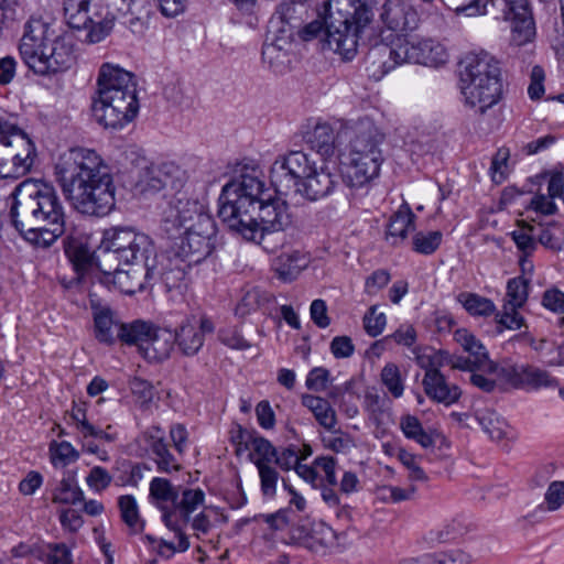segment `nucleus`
Masks as SVG:
<instances>
[{
  "mask_svg": "<svg viewBox=\"0 0 564 564\" xmlns=\"http://www.w3.org/2000/svg\"><path fill=\"white\" fill-rule=\"evenodd\" d=\"M330 7L345 17V30L330 35L332 44L344 61H351L360 43L408 41V34L417 29L420 15L415 8L402 0H330Z\"/></svg>",
  "mask_w": 564,
  "mask_h": 564,
  "instance_id": "1",
  "label": "nucleus"
},
{
  "mask_svg": "<svg viewBox=\"0 0 564 564\" xmlns=\"http://www.w3.org/2000/svg\"><path fill=\"white\" fill-rule=\"evenodd\" d=\"M55 176L64 196L80 214L104 217L116 205L110 166L93 149L72 148L55 164Z\"/></svg>",
  "mask_w": 564,
  "mask_h": 564,
  "instance_id": "2",
  "label": "nucleus"
},
{
  "mask_svg": "<svg viewBox=\"0 0 564 564\" xmlns=\"http://www.w3.org/2000/svg\"><path fill=\"white\" fill-rule=\"evenodd\" d=\"M10 218L21 236L35 247L52 246L64 232V207L53 184L28 178L8 198Z\"/></svg>",
  "mask_w": 564,
  "mask_h": 564,
  "instance_id": "3",
  "label": "nucleus"
},
{
  "mask_svg": "<svg viewBox=\"0 0 564 564\" xmlns=\"http://www.w3.org/2000/svg\"><path fill=\"white\" fill-rule=\"evenodd\" d=\"M262 187L260 170L243 167L223 186L218 198V216L231 231L248 241L257 242L263 250L272 253L284 245L285 234L260 228L254 214Z\"/></svg>",
  "mask_w": 564,
  "mask_h": 564,
  "instance_id": "4",
  "label": "nucleus"
},
{
  "mask_svg": "<svg viewBox=\"0 0 564 564\" xmlns=\"http://www.w3.org/2000/svg\"><path fill=\"white\" fill-rule=\"evenodd\" d=\"M459 88L466 105L480 113L499 102L502 83L498 62L488 53L469 52L458 64Z\"/></svg>",
  "mask_w": 564,
  "mask_h": 564,
  "instance_id": "5",
  "label": "nucleus"
},
{
  "mask_svg": "<svg viewBox=\"0 0 564 564\" xmlns=\"http://www.w3.org/2000/svg\"><path fill=\"white\" fill-rule=\"evenodd\" d=\"M36 158V148L15 123L0 119V177L18 178L28 174Z\"/></svg>",
  "mask_w": 564,
  "mask_h": 564,
  "instance_id": "6",
  "label": "nucleus"
},
{
  "mask_svg": "<svg viewBox=\"0 0 564 564\" xmlns=\"http://www.w3.org/2000/svg\"><path fill=\"white\" fill-rule=\"evenodd\" d=\"M63 11L72 29L84 30V41L90 44L105 40L113 28V15L102 0H64Z\"/></svg>",
  "mask_w": 564,
  "mask_h": 564,
  "instance_id": "7",
  "label": "nucleus"
},
{
  "mask_svg": "<svg viewBox=\"0 0 564 564\" xmlns=\"http://www.w3.org/2000/svg\"><path fill=\"white\" fill-rule=\"evenodd\" d=\"M162 226L164 231L174 236L184 231L203 230L204 234L216 232V225L207 206L198 199L178 196L163 212Z\"/></svg>",
  "mask_w": 564,
  "mask_h": 564,
  "instance_id": "8",
  "label": "nucleus"
},
{
  "mask_svg": "<svg viewBox=\"0 0 564 564\" xmlns=\"http://www.w3.org/2000/svg\"><path fill=\"white\" fill-rule=\"evenodd\" d=\"M138 111V86L93 97V115L105 128L120 129L131 122Z\"/></svg>",
  "mask_w": 564,
  "mask_h": 564,
  "instance_id": "9",
  "label": "nucleus"
},
{
  "mask_svg": "<svg viewBox=\"0 0 564 564\" xmlns=\"http://www.w3.org/2000/svg\"><path fill=\"white\" fill-rule=\"evenodd\" d=\"M205 492L200 488H184L176 494L173 507L170 511L162 513V521L173 532H175L177 543L167 546L173 552H185L189 547V541L184 532V528L191 522L192 514L204 505Z\"/></svg>",
  "mask_w": 564,
  "mask_h": 564,
  "instance_id": "10",
  "label": "nucleus"
},
{
  "mask_svg": "<svg viewBox=\"0 0 564 564\" xmlns=\"http://www.w3.org/2000/svg\"><path fill=\"white\" fill-rule=\"evenodd\" d=\"M315 162L303 151H290L278 156L271 166V183L275 192L289 195L312 173Z\"/></svg>",
  "mask_w": 564,
  "mask_h": 564,
  "instance_id": "11",
  "label": "nucleus"
},
{
  "mask_svg": "<svg viewBox=\"0 0 564 564\" xmlns=\"http://www.w3.org/2000/svg\"><path fill=\"white\" fill-rule=\"evenodd\" d=\"M501 19L510 22V43L523 46L533 42L536 35L535 21L529 0H501Z\"/></svg>",
  "mask_w": 564,
  "mask_h": 564,
  "instance_id": "12",
  "label": "nucleus"
},
{
  "mask_svg": "<svg viewBox=\"0 0 564 564\" xmlns=\"http://www.w3.org/2000/svg\"><path fill=\"white\" fill-rule=\"evenodd\" d=\"M250 446V459L258 469L261 492L267 498H273L276 495L280 479V475L273 466L278 449L262 436L251 437Z\"/></svg>",
  "mask_w": 564,
  "mask_h": 564,
  "instance_id": "13",
  "label": "nucleus"
},
{
  "mask_svg": "<svg viewBox=\"0 0 564 564\" xmlns=\"http://www.w3.org/2000/svg\"><path fill=\"white\" fill-rule=\"evenodd\" d=\"M144 251L147 253L144 278L148 285L152 289L158 282H162L166 292L181 288L186 276L187 263L180 265L173 259L158 254L153 249L147 248Z\"/></svg>",
  "mask_w": 564,
  "mask_h": 564,
  "instance_id": "14",
  "label": "nucleus"
},
{
  "mask_svg": "<svg viewBox=\"0 0 564 564\" xmlns=\"http://www.w3.org/2000/svg\"><path fill=\"white\" fill-rule=\"evenodd\" d=\"M55 31L41 18H30L24 25L23 35L19 43V54L24 65L36 67V61L43 56V50H48Z\"/></svg>",
  "mask_w": 564,
  "mask_h": 564,
  "instance_id": "15",
  "label": "nucleus"
},
{
  "mask_svg": "<svg viewBox=\"0 0 564 564\" xmlns=\"http://www.w3.org/2000/svg\"><path fill=\"white\" fill-rule=\"evenodd\" d=\"M75 62L74 44L65 34H53L48 50H43V56L36 61V67L30 66L35 75L48 76L68 69Z\"/></svg>",
  "mask_w": 564,
  "mask_h": 564,
  "instance_id": "16",
  "label": "nucleus"
},
{
  "mask_svg": "<svg viewBox=\"0 0 564 564\" xmlns=\"http://www.w3.org/2000/svg\"><path fill=\"white\" fill-rule=\"evenodd\" d=\"M319 18L306 24L300 32L299 35L303 41H312L319 39L322 51H332L340 56V53L335 47V42L332 44L328 42L330 35L334 32H340L345 30V17L336 11L335 8L330 7V0L324 3V12L319 13Z\"/></svg>",
  "mask_w": 564,
  "mask_h": 564,
  "instance_id": "17",
  "label": "nucleus"
},
{
  "mask_svg": "<svg viewBox=\"0 0 564 564\" xmlns=\"http://www.w3.org/2000/svg\"><path fill=\"white\" fill-rule=\"evenodd\" d=\"M399 61L415 63L425 66L437 67L448 59V54L443 44L432 39L419 41H399V47L394 52Z\"/></svg>",
  "mask_w": 564,
  "mask_h": 564,
  "instance_id": "18",
  "label": "nucleus"
},
{
  "mask_svg": "<svg viewBox=\"0 0 564 564\" xmlns=\"http://www.w3.org/2000/svg\"><path fill=\"white\" fill-rule=\"evenodd\" d=\"M215 234H204L203 230L184 231L174 242V257L182 262H186L187 267L203 262L214 250Z\"/></svg>",
  "mask_w": 564,
  "mask_h": 564,
  "instance_id": "19",
  "label": "nucleus"
},
{
  "mask_svg": "<svg viewBox=\"0 0 564 564\" xmlns=\"http://www.w3.org/2000/svg\"><path fill=\"white\" fill-rule=\"evenodd\" d=\"M382 162V152H350L344 181L349 187H364L379 176Z\"/></svg>",
  "mask_w": 564,
  "mask_h": 564,
  "instance_id": "20",
  "label": "nucleus"
},
{
  "mask_svg": "<svg viewBox=\"0 0 564 564\" xmlns=\"http://www.w3.org/2000/svg\"><path fill=\"white\" fill-rule=\"evenodd\" d=\"M263 185L257 202L258 224L263 230L284 231L292 223L288 204L280 198H265L267 186L260 173Z\"/></svg>",
  "mask_w": 564,
  "mask_h": 564,
  "instance_id": "21",
  "label": "nucleus"
},
{
  "mask_svg": "<svg viewBox=\"0 0 564 564\" xmlns=\"http://www.w3.org/2000/svg\"><path fill=\"white\" fill-rule=\"evenodd\" d=\"M344 133L349 138L350 152H382L380 144L384 135L369 118H361L347 123L344 127Z\"/></svg>",
  "mask_w": 564,
  "mask_h": 564,
  "instance_id": "22",
  "label": "nucleus"
},
{
  "mask_svg": "<svg viewBox=\"0 0 564 564\" xmlns=\"http://www.w3.org/2000/svg\"><path fill=\"white\" fill-rule=\"evenodd\" d=\"M501 373L517 387L531 390L558 387V380L549 371L535 366H510L502 368Z\"/></svg>",
  "mask_w": 564,
  "mask_h": 564,
  "instance_id": "23",
  "label": "nucleus"
},
{
  "mask_svg": "<svg viewBox=\"0 0 564 564\" xmlns=\"http://www.w3.org/2000/svg\"><path fill=\"white\" fill-rule=\"evenodd\" d=\"M174 343L172 330L143 322V359L150 362L164 360L170 356Z\"/></svg>",
  "mask_w": 564,
  "mask_h": 564,
  "instance_id": "24",
  "label": "nucleus"
},
{
  "mask_svg": "<svg viewBox=\"0 0 564 564\" xmlns=\"http://www.w3.org/2000/svg\"><path fill=\"white\" fill-rule=\"evenodd\" d=\"M378 36L375 35V39L370 44H373V47L369 51L366 63H367V72L369 76L375 79H380L386 74H388L395 66L404 64V61H399L395 55V51L399 47V42H382L381 45L378 44Z\"/></svg>",
  "mask_w": 564,
  "mask_h": 564,
  "instance_id": "25",
  "label": "nucleus"
},
{
  "mask_svg": "<svg viewBox=\"0 0 564 564\" xmlns=\"http://www.w3.org/2000/svg\"><path fill=\"white\" fill-rule=\"evenodd\" d=\"M336 184L337 177L335 174L330 173L325 166L317 167L315 165L312 173H308L292 193L299 194L310 202H316L328 196Z\"/></svg>",
  "mask_w": 564,
  "mask_h": 564,
  "instance_id": "26",
  "label": "nucleus"
},
{
  "mask_svg": "<svg viewBox=\"0 0 564 564\" xmlns=\"http://www.w3.org/2000/svg\"><path fill=\"white\" fill-rule=\"evenodd\" d=\"M138 234L129 227H112L102 232L100 243L123 258L124 264H133L138 258Z\"/></svg>",
  "mask_w": 564,
  "mask_h": 564,
  "instance_id": "27",
  "label": "nucleus"
},
{
  "mask_svg": "<svg viewBox=\"0 0 564 564\" xmlns=\"http://www.w3.org/2000/svg\"><path fill=\"white\" fill-rule=\"evenodd\" d=\"M181 174V169L173 162L151 161L143 166V193H156L169 185L175 187Z\"/></svg>",
  "mask_w": 564,
  "mask_h": 564,
  "instance_id": "28",
  "label": "nucleus"
},
{
  "mask_svg": "<svg viewBox=\"0 0 564 564\" xmlns=\"http://www.w3.org/2000/svg\"><path fill=\"white\" fill-rule=\"evenodd\" d=\"M148 444L147 453L154 462L156 470L160 473H171L180 470L181 466L171 454L165 442V432L160 426H151L144 435Z\"/></svg>",
  "mask_w": 564,
  "mask_h": 564,
  "instance_id": "29",
  "label": "nucleus"
},
{
  "mask_svg": "<svg viewBox=\"0 0 564 564\" xmlns=\"http://www.w3.org/2000/svg\"><path fill=\"white\" fill-rule=\"evenodd\" d=\"M138 86L135 75L112 63L99 67L95 95H109Z\"/></svg>",
  "mask_w": 564,
  "mask_h": 564,
  "instance_id": "30",
  "label": "nucleus"
},
{
  "mask_svg": "<svg viewBox=\"0 0 564 564\" xmlns=\"http://www.w3.org/2000/svg\"><path fill=\"white\" fill-rule=\"evenodd\" d=\"M454 340L474 360L477 369L484 373L492 375L499 371V367L489 358V354L482 343L468 329L459 328L454 333Z\"/></svg>",
  "mask_w": 564,
  "mask_h": 564,
  "instance_id": "31",
  "label": "nucleus"
},
{
  "mask_svg": "<svg viewBox=\"0 0 564 564\" xmlns=\"http://www.w3.org/2000/svg\"><path fill=\"white\" fill-rule=\"evenodd\" d=\"M422 384L429 399L446 406L456 403L462 395L459 387L449 382L441 371L425 372Z\"/></svg>",
  "mask_w": 564,
  "mask_h": 564,
  "instance_id": "32",
  "label": "nucleus"
},
{
  "mask_svg": "<svg viewBox=\"0 0 564 564\" xmlns=\"http://www.w3.org/2000/svg\"><path fill=\"white\" fill-rule=\"evenodd\" d=\"M310 258L300 250L281 252L272 262V268L279 280L292 282L308 265Z\"/></svg>",
  "mask_w": 564,
  "mask_h": 564,
  "instance_id": "33",
  "label": "nucleus"
},
{
  "mask_svg": "<svg viewBox=\"0 0 564 564\" xmlns=\"http://www.w3.org/2000/svg\"><path fill=\"white\" fill-rule=\"evenodd\" d=\"M475 419L482 431L495 442L513 437L512 427L497 411L489 408L477 409Z\"/></svg>",
  "mask_w": 564,
  "mask_h": 564,
  "instance_id": "34",
  "label": "nucleus"
},
{
  "mask_svg": "<svg viewBox=\"0 0 564 564\" xmlns=\"http://www.w3.org/2000/svg\"><path fill=\"white\" fill-rule=\"evenodd\" d=\"M303 139L305 143L323 158H329L335 151V135L332 126L327 122H317L313 128H308Z\"/></svg>",
  "mask_w": 564,
  "mask_h": 564,
  "instance_id": "35",
  "label": "nucleus"
},
{
  "mask_svg": "<svg viewBox=\"0 0 564 564\" xmlns=\"http://www.w3.org/2000/svg\"><path fill=\"white\" fill-rule=\"evenodd\" d=\"M416 216L408 203H403L390 217L386 237L392 245H398L408 237L410 230H414Z\"/></svg>",
  "mask_w": 564,
  "mask_h": 564,
  "instance_id": "36",
  "label": "nucleus"
},
{
  "mask_svg": "<svg viewBox=\"0 0 564 564\" xmlns=\"http://www.w3.org/2000/svg\"><path fill=\"white\" fill-rule=\"evenodd\" d=\"M302 404L307 408L319 425L332 431L337 425V415L329 402L321 397L305 394L302 397Z\"/></svg>",
  "mask_w": 564,
  "mask_h": 564,
  "instance_id": "37",
  "label": "nucleus"
},
{
  "mask_svg": "<svg viewBox=\"0 0 564 564\" xmlns=\"http://www.w3.org/2000/svg\"><path fill=\"white\" fill-rule=\"evenodd\" d=\"M94 262L104 275L101 281L110 285V278L113 272L120 269V264L123 263V258L110 250L109 247L99 243L94 251Z\"/></svg>",
  "mask_w": 564,
  "mask_h": 564,
  "instance_id": "38",
  "label": "nucleus"
},
{
  "mask_svg": "<svg viewBox=\"0 0 564 564\" xmlns=\"http://www.w3.org/2000/svg\"><path fill=\"white\" fill-rule=\"evenodd\" d=\"M176 494L172 484L166 478L155 477L150 482L149 499L162 510V513L170 511L167 507L169 505L173 506Z\"/></svg>",
  "mask_w": 564,
  "mask_h": 564,
  "instance_id": "39",
  "label": "nucleus"
},
{
  "mask_svg": "<svg viewBox=\"0 0 564 564\" xmlns=\"http://www.w3.org/2000/svg\"><path fill=\"white\" fill-rule=\"evenodd\" d=\"M295 12L296 9L293 1H282L269 21L270 30L291 36L293 22L296 21Z\"/></svg>",
  "mask_w": 564,
  "mask_h": 564,
  "instance_id": "40",
  "label": "nucleus"
},
{
  "mask_svg": "<svg viewBox=\"0 0 564 564\" xmlns=\"http://www.w3.org/2000/svg\"><path fill=\"white\" fill-rule=\"evenodd\" d=\"M457 302L473 316L488 317L497 311L495 303L490 299L473 292L459 293Z\"/></svg>",
  "mask_w": 564,
  "mask_h": 564,
  "instance_id": "41",
  "label": "nucleus"
},
{
  "mask_svg": "<svg viewBox=\"0 0 564 564\" xmlns=\"http://www.w3.org/2000/svg\"><path fill=\"white\" fill-rule=\"evenodd\" d=\"M174 335L175 343H177L184 355L194 356L204 345L203 335L188 322L183 324Z\"/></svg>",
  "mask_w": 564,
  "mask_h": 564,
  "instance_id": "42",
  "label": "nucleus"
},
{
  "mask_svg": "<svg viewBox=\"0 0 564 564\" xmlns=\"http://www.w3.org/2000/svg\"><path fill=\"white\" fill-rule=\"evenodd\" d=\"M400 429L404 436L409 440L415 441L423 448H430L434 446V440L432 435L424 431L420 420L414 415H404L400 420Z\"/></svg>",
  "mask_w": 564,
  "mask_h": 564,
  "instance_id": "43",
  "label": "nucleus"
},
{
  "mask_svg": "<svg viewBox=\"0 0 564 564\" xmlns=\"http://www.w3.org/2000/svg\"><path fill=\"white\" fill-rule=\"evenodd\" d=\"M84 500V492L74 478H63L53 492V502L76 505Z\"/></svg>",
  "mask_w": 564,
  "mask_h": 564,
  "instance_id": "44",
  "label": "nucleus"
},
{
  "mask_svg": "<svg viewBox=\"0 0 564 564\" xmlns=\"http://www.w3.org/2000/svg\"><path fill=\"white\" fill-rule=\"evenodd\" d=\"M48 451L51 463L55 467H65L79 458L78 451L67 441H52Z\"/></svg>",
  "mask_w": 564,
  "mask_h": 564,
  "instance_id": "45",
  "label": "nucleus"
},
{
  "mask_svg": "<svg viewBox=\"0 0 564 564\" xmlns=\"http://www.w3.org/2000/svg\"><path fill=\"white\" fill-rule=\"evenodd\" d=\"M118 508L121 521L127 525L130 534L137 533L139 524V506L134 496L122 495L118 498Z\"/></svg>",
  "mask_w": 564,
  "mask_h": 564,
  "instance_id": "46",
  "label": "nucleus"
},
{
  "mask_svg": "<svg viewBox=\"0 0 564 564\" xmlns=\"http://www.w3.org/2000/svg\"><path fill=\"white\" fill-rule=\"evenodd\" d=\"M380 378L382 384L393 398L399 399L403 395L404 379L402 378L400 368L395 364H386L381 370Z\"/></svg>",
  "mask_w": 564,
  "mask_h": 564,
  "instance_id": "47",
  "label": "nucleus"
},
{
  "mask_svg": "<svg viewBox=\"0 0 564 564\" xmlns=\"http://www.w3.org/2000/svg\"><path fill=\"white\" fill-rule=\"evenodd\" d=\"M95 332L96 338L104 344L111 345L115 343L112 326L116 324L110 308H101L95 313Z\"/></svg>",
  "mask_w": 564,
  "mask_h": 564,
  "instance_id": "48",
  "label": "nucleus"
},
{
  "mask_svg": "<svg viewBox=\"0 0 564 564\" xmlns=\"http://www.w3.org/2000/svg\"><path fill=\"white\" fill-rule=\"evenodd\" d=\"M413 354L417 366L425 372L440 371L446 358L444 350H435L431 347L415 348Z\"/></svg>",
  "mask_w": 564,
  "mask_h": 564,
  "instance_id": "49",
  "label": "nucleus"
},
{
  "mask_svg": "<svg viewBox=\"0 0 564 564\" xmlns=\"http://www.w3.org/2000/svg\"><path fill=\"white\" fill-rule=\"evenodd\" d=\"M519 307L512 305L502 304V308L496 312L495 321L498 325V332L501 333L503 329L517 330L525 325L524 317L518 312Z\"/></svg>",
  "mask_w": 564,
  "mask_h": 564,
  "instance_id": "50",
  "label": "nucleus"
},
{
  "mask_svg": "<svg viewBox=\"0 0 564 564\" xmlns=\"http://www.w3.org/2000/svg\"><path fill=\"white\" fill-rule=\"evenodd\" d=\"M443 235L441 231H419L412 238V249L421 254H432L441 246Z\"/></svg>",
  "mask_w": 564,
  "mask_h": 564,
  "instance_id": "51",
  "label": "nucleus"
},
{
  "mask_svg": "<svg viewBox=\"0 0 564 564\" xmlns=\"http://www.w3.org/2000/svg\"><path fill=\"white\" fill-rule=\"evenodd\" d=\"M528 285L529 281L521 276L510 279L503 304L521 308L528 300Z\"/></svg>",
  "mask_w": 564,
  "mask_h": 564,
  "instance_id": "52",
  "label": "nucleus"
},
{
  "mask_svg": "<svg viewBox=\"0 0 564 564\" xmlns=\"http://www.w3.org/2000/svg\"><path fill=\"white\" fill-rule=\"evenodd\" d=\"M138 278L137 269L123 270L120 268L117 272H113L110 278V284L124 294H133L137 290H141V283L138 281Z\"/></svg>",
  "mask_w": 564,
  "mask_h": 564,
  "instance_id": "53",
  "label": "nucleus"
},
{
  "mask_svg": "<svg viewBox=\"0 0 564 564\" xmlns=\"http://www.w3.org/2000/svg\"><path fill=\"white\" fill-rule=\"evenodd\" d=\"M564 506V481L550 482L544 494V501L539 506L542 511L554 512Z\"/></svg>",
  "mask_w": 564,
  "mask_h": 564,
  "instance_id": "54",
  "label": "nucleus"
},
{
  "mask_svg": "<svg viewBox=\"0 0 564 564\" xmlns=\"http://www.w3.org/2000/svg\"><path fill=\"white\" fill-rule=\"evenodd\" d=\"M427 564H471L473 555L462 549H452L437 554H424Z\"/></svg>",
  "mask_w": 564,
  "mask_h": 564,
  "instance_id": "55",
  "label": "nucleus"
},
{
  "mask_svg": "<svg viewBox=\"0 0 564 564\" xmlns=\"http://www.w3.org/2000/svg\"><path fill=\"white\" fill-rule=\"evenodd\" d=\"M456 15L468 18L487 14V4L490 0H449Z\"/></svg>",
  "mask_w": 564,
  "mask_h": 564,
  "instance_id": "56",
  "label": "nucleus"
},
{
  "mask_svg": "<svg viewBox=\"0 0 564 564\" xmlns=\"http://www.w3.org/2000/svg\"><path fill=\"white\" fill-rule=\"evenodd\" d=\"M362 322L365 332L371 337H377L386 328L387 316L384 313L378 312V305H372L366 312Z\"/></svg>",
  "mask_w": 564,
  "mask_h": 564,
  "instance_id": "57",
  "label": "nucleus"
},
{
  "mask_svg": "<svg viewBox=\"0 0 564 564\" xmlns=\"http://www.w3.org/2000/svg\"><path fill=\"white\" fill-rule=\"evenodd\" d=\"M398 459L400 463L409 470V479L411 481H427L429 477L423 470V468L420 467V465L416 462V456L404 448H399L397 454Z\"/></svg>",
  "mask_w": 564,
  "mask_h": 564,
  "instance_id": "58",
  "label": "nucleus"
},
{
  "mask_svg": "<svg viewBox=\"0 0 564 564\" xmlns=\"http://www.w3.org/2000/svg\"><path fill=\"white\" fill-rule=\"evenodd\" d=\"M221 344L230 349L245 350L251 347V344L242 336L237 327L223 328L218 333Z\"/></svg>",
  "mask_w": 564,
  "mask_h": 564,
  "instance_id": "59",
  "label": "nucleus"
},
{
  "mask_svg": "<svg viewBox=\"0 0 564 564\" xmlns=\"http://www.w3.org/2000/svg\"><path fill=\"white\" fill-rule=\"evenodd\" d=\"M329 432L332 434L323 438L324 445L327 448L336 453H347L355 446L354 440L350 435L336 429Z\"/></svg>",
  "mask_w": 564,
  "mask_h": 564,
  "instance_id": "60",
  "label": "nucleus"
},
{
  "mask_svg": "<svg viewBox=\"0 0 564 564\" xmlns=\"http://www.w3.org/2000/svg\"><path fill=\"white\" fill-rule=\"evenodd\" d=\"M25 13V0H1L0 19L3 24L14 22L23 18Z\"/></svg>",
  "mask_w": 564,
  "mask_h": 564,
  "instance_id": "61",
  "label": "nucleus"
},
{
  "mask_svg": "<svg viewBox=\"0 0 564 564\" xmlns=\"http://www.w3.org/2000/svg\"><path fill=\"white\" fill-rule=\"evenodd\" d=\"M118 326L117 337L122 344L129 346H139L141 339V321L135 319L132 323H120Z\"/></svg>",
  "mask_w": 564,
  "mask_h": 564,
  "instance_id": "62",
  "label": "nucleus"
},
{
  "mask_svg": "<svg viewBox=\"0 0 564 564\" xmlns=\"http://www.w3.org/2000/svg\"><path fill=\"white\" fill-rule=\"evenodd\" d=\"M112 481V476L101 466H95L86 477L87 486L95 492L107 489Z\"/></svg>",
  "mask_w": 564,
  "mask_h": 564,
  "instance_id": "63",
  "label": "nucleus"
},
{
  "mask_svg": "<svg viewBox=\"0 0 564 564\" xmlns=\"http://www.w3.org/2000/svg\"><path fill=\"white\" fill-rule=\"evenodd\" d=\"M300 462L301 457L299 451L295 446L290 445L276 451L273 465H276L282 470L289 471L291 469L295 470Z\"/></svg>",
  "mask_w": 564,
  "mask_h": 564,
  "instance_id": "64",
  "label": "nucleus"
}]
</instances>
